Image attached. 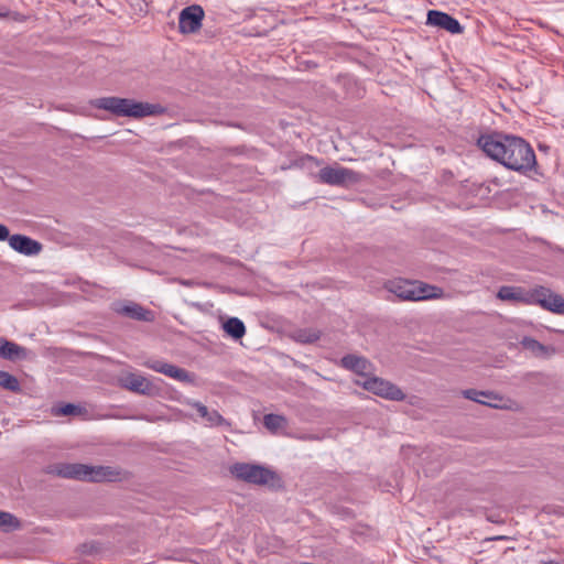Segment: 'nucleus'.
<instances>
[{"instance_id":"obj_1","label":"nucleus","mask_w":564,"mask_h":564,"mask_svg":"<svg viewBox=\"0 0 564 564\" xmlns=\"http://www.w3.org/2000/svg\"><path fill=\"white\" fill-rule=\"evenodd\" d=\"M477 144L487 156L509 170L527 173L536 165L534 150L523 138L502 132H491L481 134Z\"/></svg>"},{"instance_id":"obj_2","label":"nucleus","mask_w":564,"mask_h":564,"mask_svg":"<svg viewBox=\"0 0 564 564\" xmlns=\"http://www.w3.org/2000/svg\"><path fill=\"white\" fill-rule=\"evenodd\" d=\"M93 106L107 110L117 117L143 118L165 112V108L159 104L135 101L130 98L101 97L95 99Z\"/></svg>"},{"instance_id":"obj_3","label":"nucleus","mask_w":564,"mask_h":564,"mask_svg":"<svg viewBox=\"0 0 564 564\" xmlns=\"http://www.w3.org/2000/svg\"><path fill=\"white\" fill-rule=\"evenodd\" d=\"M46 474L58 476L67 479H77L85 481H113L118 478L119 473L111 467L89 466L79 463H56L48 465L45 469Z\"/></svg>"},{"instance_id":"obj_4","label":"nucleus","mask_w":564,"mask_h":564,"mask_svg":"<svg viewBox=\"0 0 564 564\" xmlns=\"http://www.w3.org/2000/svg\"><path fill=\"white\" fill-rule=\"evenodd\" d=\"M386 289L402 301H424L440 297L442 290L440 288L404 279H395L386 283Z\"/></svg>"},{"instance_id":"obj_5","label":"nucleus","mask_w":564,"mask_h":564,"mask_svg":"<svg viewBox=\"0 0 564 564\" xmlns=\"http://www.w3.org/2000/svg\"><path fill=\"white\" fill-rule=\"evenodd\" d=\"M314 177L321 184H327L330 186H348L359 183L361 174L354 170L335 165L322 167Z\"/></svg>"},{"instance_id":"obj_6","label":"nucleus","mask_w":564,"mask_h":564,"mask_svg":"<svg viewBox=\"0 0 564 564\" xmlns=\"http://www.w3.org/2000/svg\"><path fill=\"white\" fill-rule=\"evenodd\" d=\"M230 473L239 480L253 485H267L275 477V473L264 466L236 463L230 467Z\"/></svg>"},{"instance_id":"obj_7","label":"nucleus","mask_w":564,"mask_h":564,"mask_svg":"<svg viewBox=\"0 0 564 564\" xmlns=\"http://www.w3.org/2000/svg\"><path fill=\"white\" fill-rule=\"evenodd\" d=\"M356 384L365 390L391 401H403L404 392L394 383L376 376H368L364 380H356Z\"/></svg>"},{"instance_id":"obj_8","label":"nucleus","mask_w":564,"mask_h":564,"mask_svg":"<svg viewBox=\"0 0 564 564\" xmlns=\"http://www.w3.org/2000/svg\"><path fill=\"white\" fill-rule=\"evenodd\" d=\"M205 17L203 8L198 4H193L184 8L178 17V30L182 34L196 33L202 28V22Z\"/></svg>"},{"instance_id":"obj_9","label":"nucleus","mask_w":564,"mask_h":564,"mask_svg":"<svg viewBox=\"0 0 564 564\" xmlns=\"http://www.w3.org/2000/svg\"><path fill=\"white\" fill-rule=\"evenodd\" d=\"M534 303L552 313L564 315V297L544 286L534 289Z\"/></svg>"},{"instance_id":"obj_10","label":"nucleus","mask_w":564,"mask_h":564,"mask_svg":"<svg viewBox=\"0 0 564 564\" xmlns=\"http://www.w3.org/2000/svg\"><path fill=\"white\" fill-rule=\"evenodd\" d=\"M113 311L119 315L129 317L134 321L153 322L155 318L153 311L148 310L133 301L115 303Z\"/></svg>"},{"instance_id":"obj_11","label":"nucleus","mask_w":564,"mask_h":564,"mask_svg":"<svg viewBox=\"0 0 564 564\" xmlns=\"http://www.w3.org/2000/svg\"><path fill=\"white\" fill-rule=\"evenodd\" d=\"M144 366L153 371L163 373L181 382L192 381V376L187 370L161 359H150L144 364Z\"/></svg>"},{"instance_id":"obj_12","label":"nucleus","mask_w":564,"mask_h":564,"mask_svg":"<svg viewBox=\"0 0 564 564\" xmlns=\"http://www.w3.org/2000/svg\"><path fill=\"white\" fill-rule=\"evenodd\" d=\"M426 24L437 26L452 34H460L464 30L457 19L437 10H430L427 12Z\"/></svg>"},{"instance_id":"obj_13","label":"nucleus","mask_w":564,"mask_h":564,"mask_svg":"<svg viewBox=\"0 0 564 564\" xmlns=\"http://www.w3.org/2000/svg\"><path fill=\"white\" fill-rule=\"evenodd\" d=\"M497 297L501 301L533 304L534 289L525 290L521 286L503 285L498 290Z\"/></svg>"},{"instance_id":"obj_14","label":"nucleus","mask_w":564,"mask_h":564,"mask_svg":"<svg viewBox=\"0 0 564 564\" xmlns=\"http://www.w3.org/2000/svg\"><path fill=\"white\" fill-rule=\"evenodd\" d=\"M9 246L24 256H36L42 251V243L28 236L15 234L9 238Z\"/></svg>"},{"instance_id":"obj_15","label":"nucleus","mask_w":564,"mask_h":564,"mask_svg":"<svg viewBox=\"0 0 564 564\" xmlns=\"http://www.w3.org/2000/svg\"><path fill=\"white\" fill-rule=\"evenodd\" d=\"M186 404L197 411L200 419L205 420L208 426H226L229 427L230 423L216 410L209 411L206 405L195 400H187Z\"/></svg>"},{"instance_id":"obj_16","label":"nucleus","mask_w":564,"mask_h":564,"mask_svg":"<svg viewBox=\"0 0 564 564\" xmlns=\"http://www.w3.org/2000/svg\"><path fill=\"white\" fill-rule=\"evenodd\" d=\"M123 388L142 394L151 395L154 391V386L143 376L137 373H128L121 379Z\"/></svg>"},{"instance_id":"obj_17","label":"nucleus","mask_w":564,"mask_h":564,"mask_svg":"<svg viewBox=\"0 0 564 564\" xmlns=\"http://www.w3.org/2000/svg\"><path fill=\"white\" fill-rule=\"evenodd\" d=\"M340 365L345 369L355 372L364 379L370 375L371 364L365 357L349 354L340 359Z\"/></svg>"},{"instance_id":"obj_18","label":"nucleus","mask_w":564,"mask_h":564,"mask_svg":"<svg viewBox=\"0 0 564 564\" xmlns=\"http://www.w3.org/2000/svg\"><path fill=\"white\" fill-rule=\"evenodd\" d=\"M521 346L531 351L534 357L550 358L555 354V348L552 346H545L532 337H523L520 341Z\"/></svg>"},{"instance_id":"obj_19","label":"nucleus","mask_w":564,"mask_h":564,"mask_svg":"<svg viewBox=\"0 0 564 564\" xmlns=\"http://www.w3.org/2000/svg\"><path fill=\"white\" fill-rule=\"evenodd\" d=\"M24 354V348L15 343L0 338V357L14 360Z\"/></svg>"},{"instance_id":"obj_20","label":"nucleus","mask_w":564,"mask_h":564,"mask_svg":"<svg viewBox=\"0 0 564 564\" xmlns=\"http://www.w3.org/2000/svg\"><path fill=\"white\" fill-rule=\"evenodd\" d=\"M462 395L468 400L475 401L480 404L489 405V406H497L496 404H492L488 400H496L497 397L487 391H479L476 389H466L462 391Z\"/></svg>"},{"instance_id":"obj_21","label":"nucleus","mask_w":564,"mask_h":564,"mask_svg":"<svg viewBox=\"0 0 564 564\" xmlns=\"http://www.w3.org/2000/svg\"><path fill=\"white\" fill-rule=\"evenodd\" d=\"M224 330L234 339H240L246 334V326L238 317H230L224 323Z\"/></svg>"},{"instance_id":"obj_22","label":"nucleus","mask_w":564,"mask_h":564,"mask_svg":"<svg viewBox=\"0 0 564 564\" xmlns=\"http://www.w3.org/2000/svg\"><path fill=\"white\" fill-rule=\"evenodd\" d=\"M263 424L269 431L276 432L282 427H285L288 421L283 415L270 413L264 415Z\"/></svg>"},{"instance_id":"obj_23","label":"nucleus","mask_w":564,"mask_h":564,"mask_svg":"<svg viewBox=\"0 0 564 564\" xmlns=\"http://www.w3.org/2000/svg\"><path fill=\"white\" fill-rule=\"evenodd\" d=\"M0 387L12 392L20 390V383L18 379L13 375L3 370H0Z\"/></svg>"},{"instance_id":"obj_24","label":"nucleus","mask_w":564,"mask_h":564,"mask_svg":"<svg viewBox=\"0 0 564 564\" xmlns=\"http://www.w3.org/2000/svg\"><path fill=\"white\" fill-rule=\"evenodd\" d=\"M318 339V332H315L313 329H302L296 333V340L303 344H312Z\"/></svg>"},{"instance_id":"obj_25","label":"nucleus","mask_w":564,"mask_h":564,"mask_svg":"<svg viewBox=\"0 0 564 564\" xmlns=\"http://www.w3.org/2000/svg\"><path fill=\"white\" fill-rule=\"evenodd\" d=\"M20 527L19 520L10 512L0 511V528L8 529L13 528L18 529Z\"/></svg>"},{"instance_id":"obj_26","label":"nucleus","mask_w":564,"mask_h":564,"mask_svg":"<svg viewBox=\"0 0 564 564\" xmlns=\"http://www.w3.org/2000/svg\"><path fill=\"white\" fill-rule=\"evenodd\" d=\"M78 552L83 555H93L100 550V546L97 542H86L78 546Z\"/></svg>"},{"instance_id":"obj_27","label":"nucleus","mask_w":564,"mask_h":564,"mask_svg":"<svg viewBox=\"0 0 564 564\" xmlns=\"http://www.w3.org/2000/svg\"><path fill=\"white\" fill-rule=\"evenodd\" d=\"M300 163L302 167H306L308 170H312L313 167H317L321 165V161L312 155H304L300 159Z\"/></svg>"},{"instance_id":"obj_28","label":"nucleus","mask_w":564,"mask_h":564,"mask_svg":"<svg viewBox=\"0 0 564 564\" xmlns=\"http://www.w3.org/2000/svg\"><path fill=\"white\" fill-rule=\"evenodd\" d=\"M3 18H10L14 21H18V22H24L26 21V17L20 12H17V11H9V10H6V11H1L0 12V19H3Z\"/></svg>"},{"instance_id":"obj_29","label":"nucleus","mask_w":564,"mask_h":564,"mask_svg":"<svg viewBox=\"0 0 564 564\" xmlns=\"http://www.w3.org/2000/svg\"><path fill=\"white\" fill-rule=\"evenodd\" d=\"M77 410L78 408L75 404L67 403L59 409L58 413L63 415H72L77 413Z\"/></svg>"},{"instance_id":"obj_30","label":"nucleus","mask_w":564,"mask_h":564,"mask_svg":"<svg viewBox=\"0 0 564 564\" xmlns=\"http://www.w3.org/2000/svg\"><path fill=\"white\" fill-rule=\"evenodd\" d=\"M10 232L7 226L0 224V241H9Z\"/></svg>"},{"instance_id":"obj_31","label":"nucleus","mask_w":564,"mask_h":564,"mask_svg":"<svg viewBox=\"0 0 564 564\" xmlns=\"http://www.w3.org/2000/svg\"><path fill=\"white\" fill-rule=\"evenodd\" d=\"M539 564H560V563L556 561H553V560H549V561H540Z\"/></svg>"}]
</instances>
